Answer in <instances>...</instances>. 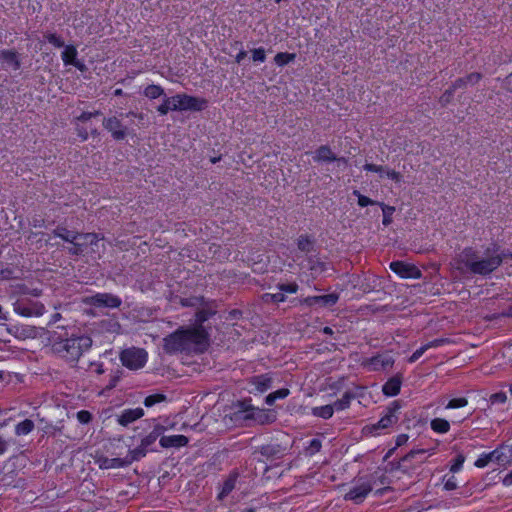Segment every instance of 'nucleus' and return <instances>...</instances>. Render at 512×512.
Returning <instances> with one entry per match:
<instances>
[{"mask_svg":"<svg viewBox=\"0 0 512 512\" xmlns=\"http://www.w3.org/2000/svg\"><path fill=\"white\" fill-rule=\"evenodd\" d=\"M238 478L239 472L237 470H233L229 473L228 477L221 485V490L217 496L218 500H224L235 489Z\"/></svg>","mask_w":512,"mask_h":512,"instance_id":"a211bd4d","label":"nucleus"},{"mask_svg":"<svg viewBox=\"0 0 512 512\" xmlns=\"http://www.w3.org/2000/svg\"><path fill=\"white\" fill-rule=\"evenodd\" d=\"M96 463L98 464L100 469H113L129 466V461H126L125 457L108 458L105 456H100L96 459Z\"/></svg>","mask_w":512,"mask_h":512,"instance_id":"5701e85b","label":"nucleus"},{"mask_svg":"<svg viewBox=\"0 0 512 512\" xmlns=\"http://www.w3.org/2000/svg\"><path fill=\"white\" fill-rule=\"evenodd\" d=\"M321 447H322L321 441L319 439H317V438H313L310 441V444H309V447H308V453L310 455H313V454L319 452Z\"/></svg>","mask_w":512,"mask_h":512,"instance_id":"4d7b16f0","label":"nucleus"},{"mask_svg":"<svg viewBox=\"0 0 512 512\" xmlns=\"http://www.w3.org/2000/svg\"><path fill=\"white\" fill-rule=\"evenodd\" d=\"M378 205L382 208L383 225L388 226L392 222V215L395 212V208L384 203H379Z\"/></svg>","mask_w":512,"mask_h":512,"instance_id":"a19ab883","label":"nucleus"},{"mask_svg":"<svg viewBox=\"0 0 512 512\" xmlns=\"http://www.w3.org/2000/svg\"><path fill=\"white\" fill-rule=\"evenodd\" d=\"M426 453L424 449H413L408 452L405 456H403L398 462V469L403 471L404 473H408L410 468H412L411 462L414 459H418V463L423 462L422 456Z\"/></svg>","mask_w":512,"mask_h":512,"instance_id":"dca6fc26","label":"nucleus"},{"mask_svg":"<svg viewBox=\"0 0 512 512\" xmlns=\"http://www.w3.org/2000/svg\"><path fill=\"white\" fill-rule=\"evenodd\" d=\"M12 306L14 312L23 317H39L46 311L43 303L27 298L16 300Z\"/></svg>","mask_w":512,"mask_h":512,"instance_id":"39448f33","label":"nucleus"},{"mask_svg":"<svg viewBox=\"0 0 512 512\" xmlns=\"http://www.w3.org/2000/svg\"><path fill=\"white\" fill-rule=\"evenodd\" d=\"M464 461H465V456L463 454H458L455 457L454 462L450 467V471L453 473L460 471L463 466Z\"/></svg>","mask_w":512,"mask_h":512,"instance_id":"603ef678","label":"nucleus"},{"mask_svg":"<svg viewBox=\"0 0 512 512\" xmlns=\"http://www.w3.org/2000/svg\"><path fill=\"white\" fill-rule=\"evenodd\" d=\"M166 431V427L161 425V424H155L153 429H152V433L157 437V438H161L164 434V432Z\"/></svg>","mask_w":512,"mask_h":512,"instance_id":"0e129e2a","label":"nucleus"},{"mask_svg":"<svg viewBox=\"0 0 512 512\" xmlns=\"http://www.w3.org/2000/svg\"><path fill=\"white\" fill-rule=\"evenodd\" d=\"M315 162H333V161H341L346 163L345 158H337L336 155L332 152L331 148L328 145H321L315 151V155L313 157Z\"/></svg>","mask_w":512,"mask_h":512,"instance_id":"6ab92c4d","label":"nucleus"},{"mask_svg":"<svg viewBox=\"0 0 512 512\" xmlns=\"http://www.w3.org/2000/svg\"><path fill=\"white\" fill-rule=\"evenodd\" d=\"M338 300L339 295L337 293H330L321 296H308L301 300V303L307 306L319 305L321 307H330L335 305Z\"/></svg>","mask_w":512,"mask_h":512,"instance_id":"4468645a","label":"nucleus"},{"mask_svg":"<svg viewBox=\"0 0 512 512\" xmlns=\"http://www.w3.org/2000/svg\"><path fill=\"white\" fill-rule=\"evenodd\" d=\"M260 452L265 457H275L280 454L281 449L279 445H264Z\"/></svg>","mask_w":512,"mask_h":512,"instance_id":"37998d69","label":"nucleus"},{"mask_svg":"<svg viewBox=\"0 0 512 512\" xmlns=\"http://www.w3.org/2000/svg\"><path fill=\"white\" fill-rule=\"evenodd\" d=\"M278 288L282 293H296L298 291L297 283L279 284Z\"/></svg>","mask_w":512,"mask_h":512,"instance_id":"6e6d98bb","label":"nucleus"},{"mask_svg":"<svg viewBox=\"0 0 512 512\" xmlns=\"http://www.w3.org/2000/svg\"><path fill=\"white\" fill-rule=\"evenodd\" d=\"M372 485L369 482H363L352 487L346 494L345 499L351 500L356 504L363 502L366 496L371 492Z\"/></svg>","mask_w":512,"mask_h":512,"instance_id":"2eb2a0df","label":"nucleus"},{"mask_svg":"<svg viewBox=\"0 0 512 512\" xmlns=\"http://www.w3.org/2000/svg\"><path fill=\"white\" fill-rule=\"evenodd\" d=\"M43 37L55 48H62L65 46L64 40L55 33H45Z\"/></svg>","mask_w":512,"mask_h":512,"instance_id":"79ce46f5","label":"nucleus"},{"mask_svg":"<svg viewBox=\"0 0 512 512\" xmlns=\"http://www.w3.org/2000/svg\"><path fill=\"white\" fill-rule=\"evenodd\" d=\"M103 126L108 130L115 140H123L127 135V129L122 122L115 116L105 118Z\"/></svg>","mask_w":512,"mask_h":512,"instance_id":"ddd939ff","label":"nucleus"},{"mask_svg":"<svg viewBox=\"0 0 512 512\" xmlns=\"http://www.w3.org/2000/svg\"><path fill=\"white\" fill-rule=\"evenodd\" d=\"M394 358L388 353L377 354L363 361L362 365L368 368L369 371L378 372L392 368L394 365Z\"/></svg>","mask_w":512,"mask_h":512,"instance_id":"1a4fd4ad","label":"nucleus"},{"mask_svg":"<svg viewBox=\"0 0 512 512\" xmlns=\"http://www.w3.org/2000/svg\"><path fill=\"white\" fill-rule=\"evenodd\" d=\"M237 409L236 414H240V418L244 420H254L259 423H263L262 418L264 417V413L262 410L255 408L251 404V399H245L243 401H238L235 404Z\"/></svg>","mask_w":512,"mask_h":512,"instance_id":"9d476101","label":"nucleus"},{"mask_svg":"<svg viewBox=\"0 0 512 512\" xmlns=\"http://www.w3.org/2000/svg\"><path fill=\"white\" fill-rule=\"evenodd\" d=\"M180 302H181V305L184 307H196V306L202 304L203 298H200V297L182 298Z\"/></svg>","mask_w":512,"mask_h":512,"instance_id":"8fccbe9b","label":"nucleus"},{"mask_svg":"<svg viewBox=\"0 0 512 512\" xmlns=\"http://www.w3.org/2000/svg\"><path fill=\"white\" fill-rule=\"evenodd\" d=\"M334 410L335 409L332 404L314 407L312 408V415L323 419H330L333 416Z\"/></svg>","mask_w":512,"mask_h":512,"instance_id":"72a5a7b5","label":"nucleus"},{"mask_svg":"<svg viewBox=\"0 0 512 512\" xmlns=\"http://www.w3.org/2000/svg\"><path fill=\"white\" fill-rule=\"evenodd\" d=\"M297 246L299 250L309 253L313 250L314 242L310 237L306 235H301L298 238Z\"/></svg>","mask_w":512,"mask_h":512,"instance_id":"e433bc0d","label":"nucleus"},{"mask_svg":"<svg viewBox=\"0 0 512 512\" xmlns=\"http://www.w3.org/2000/svg\"><path fill=\"white\" fill-rule=\"evenodd\" d=\"M76 417L81 424H88L92 420V414L87 410L77 412Z\"/></svg>","mask_w":512,"mask_h":512,"instance_id":"864d4df0","label":"nucleus"},{"mask_svg":"<svg viewBox=\"0 0 512 512\" xmlns=\"http://www.w3.org/2000/svg\"><path fill=\"white\" fill-rule=\"evenodd\" d=\"M489 401L492 405L504 404L507 401V395L505 392H497L490 396Z\"/></svg>","mask_w":512,"mask_h":512,"instance_id":"3c124183","label":"nucleus"},{"mask_svg":"<svg viewBox=\"0 0 512 512\" xmlns=\"http://www.w3.org/2000/svg\"><path fill=\"white\" fill-rule=\"evenodd\" d=\"M64 51L61 54L62 60L65 65H73L78 69L82 70L84 65L77 61V49L73 45L64 46Z\"/></svg>","mask_w":512,"mask_h":512,"instance_id":"b1692460","label":"nucleus"},{"mask_svg":"<svg viewBox=\"0 0 512 512\" xmlns=\"http://www.w3.org/2000/svg\"><path fill=\"white\" fill-rule=\"evenodd\" d=\"M503 88L508 92H512V72L504 78Z\"/></svg>","mask_w":512,"mask_h":512,"instance_id":"338daca9","label":"nucleus"},{"mask_svg":"<svg viewBox=\"0 0 512 512\" xmlns=\"http://www.w3.org/2000/svg\"><path fill=\"white\" fill-rule=\"evenodd\" d=\"M143 415H144V410L142 408L125 409L118 416L117 422L121 426L126 427L130 423L136 421L137 419H140Z\"/></svg>","mask_w":512,"mask_h":512,"instance_id":"4be33fe9","label":"nucleus"},{"mask_svg":"<svg viewBox=\"0 0 512 512\" xmlns=\"http://www.w3.org/2000/svg\"><path fill=\"white\" fill-rule=\"evenodd\" d=\"M100 239L96 233H79L78 240L71 243L73 246L68 248V253L78 256L84 252L88 245H96Z\"/></svg>","mask_w":512,"mask_h":512,"instance_id":"9b49d317","label":"nucleus"},{"mask_svg":"<svg viewBox=\"0 0 512 512\" xmlns=\"http://www.w3.org/2000/svg\"><path fill=\"white\" fill-rule=\"evenodd\" d=\"M189 439L184 435L162 436L159 444L162 448H179L188 444Z\"/></svg>","mask_w":512,"mask_h":512,"instance_id":"412c9836","label":"nucleus"},{"mask_svg":"<svg viewBox=\"0 0 512 512\" xmlns=\"http://www.w3.org/2000/svg\"><path fill=\"white\" fill-rule=\"evenodd\" d=\"M208 346L209 334L202 328L180 327L163 339V349L167 354H198Z\"/></svg>","mask_w":512,"mask_h":512,"instance_id":"f03ea898","label":"nucleus"},{"mask_svg":"<svg viewBox=\"0 0 512 512\" xmlns=\"http://www.w3.org/2000/svg\"><path fill=\"white\" fill-rule=\"evenodd\" d=\"M157 111L160 115H166L169 111H179L176 95L164 96L162 104L157 107Z\"/></svg>","mask_w":512,"mask_h":512,"instance_id":"c85d7f7f","label":"nucleus"},{"mask_svg":"<svg viewBox=\"0 0 512 512\" xmlns=\"http://www.w3.org/2000/svg\"><path fill=\"white\" fill-rule=\"evenodd\" d=\"M444 488L447 491L455 490L457 488L456 478L454 476H451L450 478H448L444 484Z\"/></svg>","mask_w":512,"mask_h":512,"instance_id":"e2e57ef3","label":"nucleus"},{"mask_svg":"<svg viewBox=\"0 0 512 512\" xmlns=\"http://www.w3.org/2000/svg\"><path fill=\"white\" fill-rule=\"evenodd\" d=\"M34 428H35L34 422L30 419H25V420L19 422L15 426V434L17 436L27 435L30 432H32Z\"/></svg>","mask_w":512,"mask_h":512,"instance_id":"473e14b6","label":"nucleus"},{"mask_svg":"<svg viewBox=\"0 0 512 512\" xmlns=\"http://www.w3.org/2000/svg\"><path fill=\"white\" fill-rule=\"evenodd\" d=\"M309 263H310L309 268L313 273H322L326 269L325 263H323V262L309 259Z\"/></svg>","mask_w":512,"mask_h":512,"instance_id":"5fc2aeb1","label":"nucleus"},{"mask_svg":"<svg viewBox=\"0 0 512 512\" xmlns=\"http://www.w3.org/2000/svg\"><path fill=\"white\" fill-rule=\"evenodd\" d=\"M401 385L402 376L401 374H396L385 382V384L382 386V392L384 395L389 397L396 396L400 393Z\"/></svg>","mask_w":512,"mask_h":512,"instance_id":"aec40b11","label":"nucleus"},{"mask_svg":"<svg viewBox=\"0 0 512 512\" xmlns=\"http://www.w3.org/2000/svg\"><path fill=\"white\" fill-rule=\"evenodd\" d=\"M482 78V74L479 73V72H473V73H470L468 75H466L465 77H461V78H458L456 79L452 85L454 88L457 89H464L466 88L468 85H475L477 84Z\"/></svg>","mask_w":512,"mask_h":512,"instance_id":"a878e982","label":"nucleus"},{"mask_svg":"<svg viewBox=\"0 0 512 512\" xmlns=\"http://www.w3.org/2000/svg\"><path fill=\"white\" fill-rule=\"evenodd\" d=\"M148 448L146 446H143L142 443L134 449L129 450L127 456L125 457L126 461H129V465H131L135 461H139L143 457L146 456L148 452Z\"/></svg>","mask_w":512,"mask_h":512,"instance_id":"7c9ffc66","label":"nucleus"},{"mask_svg":"<svg viewBox=\"0 0 512 512\" xmlns=\"http://www.w3.org/2000/svg\"><path fill=\"white\" fill-rule=\"evenodd\" d=\"M262 299L265 303H279L284 302L286 299V296L282 292L277 293H265L262 296Z\"/></svg>","mask_w":512,"mask_h":512,"instance_id":"ea45409f","label":"nucleus"},{"mask_svg":"<svg viewBox=\"0 0 512 512\" xmlns=\"http://www.w3.org/2000/svg\"><path fill=\"white\" fill-rule=\"evenodd\" d=\"M428 349L425 345L421 346L417 350L413 352V354L409 357L408 362L414 363L416 362Z\"/></svg>","mask_w":512,"mask_h":512,"instance_id":"bf43d9fd","label":"nucleus"},{"mask_svg":"<svg viewBox=\"0 0 512 512\" xmlns=\"http://www.w3.org/2000/svg\"><path fill=\"white\" fill-rule=\"evenodd\" d=\"M289 393H290V391L287 388H281V389H278V390L272 392V394L274 395V397L276 399H284L289 395Z\"/></svg>","mask_w":512,"mask_h":512,"instance_id":"69168bd1","label":"nucleus"},{"mask_svg":"<svg viewBox=\"0 0 512 512\" xmlns=\"http://www.w3.org/2000/svg\"><path fill=\"white\" fill-rule=\"evenodd\" d=\"M363 168L367 171H371V172H376L380 175V177H383L384 173H385V168L383 166H380V165H375V164H370V163H366Z\"/></svg>","mask_w":512,"mask_h":512,"instance_id":"13d9d810","label":"nucleus"},{"mask_svg":"<svg viewBox=\"0 0 512 512\" xmlns=\"http://www.w3.org/2000/svg\"><path fill=\"white\" fill-rule=\"evenodd\" d=\"M467 404H468V400L465 397L454 398V399H451L447 403L445 408L446 409L461 408V407H465Z\"/></svg>","mask_w":512,"mask_h":512,"instance_id":"49530a36","label":"nucleus"},{"mask_svg":"<svg viewBox=\"0 0 512 512\" xmlns=\"http://www.w3.org/2000/svg\"><path fill=\"white\" fill-rule=\"evenodd\" d=\"M446 342H447V340L443 339V338L442 339H435V340L430 341L427 344H425V346H426L427 349H430V348L439 347V346L443 345Z\"/></svg>","mask_w":512,"mask_h":512,"instance_id":"774afa93","label":"nucleus"},{"mask_svg":"<svg viewBox=\"0 0 512 512\" xmlns=\"http://www.w3.org/2000/svg\"><path fill=\"white\" fill-rule=\"evenodd\" d=\"M148 354L142 348L131 347L120 353V360L123 366L130 370H138L145 366Z\"/></svg>","mask_w":512,"mask_h":512,"instance_id":"20e7f679","label":"nucleus"},{"mask_svg":"<svg viewBox=\"0 0 512 512\" xmlns=\"http://www.w3.org/2000/svg\"><path fill=\"white\" fill-rule=\"evenodd\" d=\"M355 398V394L350 391H346L342 398L336 400L332 405L335 410L342 411L350 406L351 400Z\"/></svg>","mask_w":512,"mask_h":512,"instance_id":"2f4dec72","label":"nucleus"},{"mask_svg":"<svg viewBox=\"0 0 512 512\" xmlns=\"http://www.w3.org/2000/svg\"><path fill=\"white\" fill-rule=\"evenodd\" d=\"M50 341L52 354L72 366L93 344L92 338L86 334H72L69 337H63L61 334L54 333Z\"/></svg>","mask_w":512,"mask_h":512,"instance_id":"7ed1b4c3","label":"nucleus"},{"mask_svg":"<svg viewBox=\"0 0 512 512\" xmlns=\"http://www.w3.org/2000/svg\"><path fill=\"white\" fill-rule=\"evenodd\" d=\"M0 60L5 64L2 66L4 69L11 68L16 71L21 67L19 54L15 50H0Z\"/></svg>","mask_w":512,"mask_h":512,"instance_id":"f3484780","label":"nucleus"},{"mask_svg":"<svg viewBox=\"0 0 512 512\" xmlns=\"http://www.w3.org/2000/svg\"><path fill=\"white\" fill-rule=\"evenodd\" d=\"M401 405L399 401H394L388 406L385 410V414L381 417V419L370 426H366L365 429L369 430V432H377L378 430L387 429L396 424L399 420L397 415L400 410Z\"/></svg>","mask_w":512,"mask_h":512,"instance_id":"0eeeda50","label":"nucleus"},{"mask_svg":"<svg viewBox=\"0 0 512 512\" xmlns=\"http://www.w3.org/2000/svg\"><path fill=\"white\" fill-rule=\"evenodd\" d=\"M353 194L358 198V205L360 207H366L368 205L379 204L378 202L368 198L367 196L362 195L358 190H354Z\"/></svg>","mask_w":512,"mask_h":512,"instance_id":"de8ad7c7","label":"nucleus"},{"mask_svg":"<svg viewBox=\"0 0 512 512\" xmlns=\"http://www.w3.org/2000/svg\"><path fill=\"white\" fill-rule=\"evenodd\" d=\"M390 269L402 278L418 279L421 277V271L415 265L402 261L391 262Z\"/></svg>","mask_w":512,"mask_h":512,"instance_id":"f8f14e48","label":"nucleus"},{"mask_svg":"<svg viewBox=\"0 0 512 512\" xmlns=\"http://www.w3.org/2000/svg\"><path fill=\"white\" fill-rule=\"evenodd\" d=\"M249 382L255 387L256 391L264 392L271 387L272 379L268 374H262L252 377Z\"/></svg>","mask_w":512,"mask_h":512,"instance_id":"bb28decb","label":"nucleus"},{"mask_svg":"<svg viewBox=\"0 0 512 512\" xmlns=\"http://www.w3.org/2000/svg\"><path fill=\"white\" fill-rule=\"evenodd\" d=\"M215 313L216 311L209 307H202L198 309L195 314V326L193 328H202L203 330H206V328L203 326V323L206 322Z\"/></svg>","mask_w":512,"mask_h":512,"instance_id":"cd10ccee","label":"nucleus"},{"mask_svg":"<svg viewBox=\"0 0 512 512\" xmlns=\"http://www.w3.org/2000/svg\"><path fill=\"white\" fill-rule=\"evenodd\" d=\"M53 235L63 239L66 242L74 243L75 240H78L79 232L70 231L63 226H57L53 230Z\"/></svg>","mask_w":512,"mask_h":512,"instance_id":"c756f323","label":"nucleus"},{"mask_svg":"<svg viewBox=\"0 0 512 512\" xmlns=\"http://www.w3.org/2000/svg\"><path fill=\"white\" fill-rule=\"evenodd\" d=\"M252 60L256 63H263L266 60V52L263 47L252 50Z\"/></svg>","mask_w":512,"mask_h":512,"instance_id":"09e8293b","label":"nucleus"},{"mask_svg":"<svg viewBox=\"0 0 512 512\" xmlns=\"http://www.w3.org/2000/svg\"><path fill=\"white\" fill-rule=\"evenodd\" d=\"M156 440L157 437L152 432H150L141 440V443L143 444V446H146L149 449L155 443Z\"/></svg>","mask_w":512,"mask_h":512,"instance_id":"052dcab7","label":"nucleus"},{"mask_svg":"<svg viewBox=\"0 0 512 512\" xmlns=\"http://www.w3.org/2000/svg\"><path fill=\"white\" fill-rule=\"evenodd\" d=\"M100 114H101L100 111L82 112L81 115L77 117V120L81 121V122H86V121L90 120L92 117L98 116Z\"/></svg>","mask_w":512,"mask_h":512,"instance_id":"680f3d73","label":"nucleus"},{"mask_svg":"<svg viewBox=\"0 0 512 512\" xmlns=\"http://www.w3.org/2000/svg\"><path fill=\"white\" fill-rule=\"evenodd\" d=\"M179 111H202L207 107L208 101L204 98L191 96L185 93L176 94Z\"/></svg>","mask_w":512,"mask_h":512,"instance_id":"6e6552de","label":"nucleus"},{"mask_svg":"<svg viewBox=\"0 0 512 512\" xmlns=\"http://www.w3.org/2000/svg\"><path fill=\"white\" fill-rule=\"evenodd\" d=\"M295 58V53L279 52L275 55L274 61L278 66H284L290 62H293Z\"/></svg>","mask_w":512,"mask_h":512,"instance_id":"4c0bfd02","label":"nucleus"},{"mask_svg":"<svg viewBox=\"0 0 512 512\" xmlns=\"http://www.w3.org/2000/svg\"><path fill=\"white\" fill-rule=\"evenodd\" d=\"M166 400V396L164 394H152V395H149L147 396L145 399H144V405L146 407H152L154 406L155 404L157 403H160V402H163Z\"/></svg>","mask_w":512,"mask_h":512,"instance_id":"c03bdc74","label":"nucleus"},{"mask_svg":"<svg viewBox=\"0 0 512 512\" xmlns=\"http://www.w3.org/2000/svg\"><path fill=\"white\" fill-rule=\"evenodd\" d=\"M494 455L496 456V451L493 450L489 453L482 454L476 461L475 466L478 468H483L487 466L490 462H495Z\"/></svg>","mask_w":512,"mask_h":512,"instance_id":"58836bf2","label":"nucleus"},{"mask_svg":"<svg viewBox=\"0 0 512 512\" xmlns=\"http://www.w3.org/2000/svg\"><path fill=\"white\" fill-rule=\"evenodd\" d=\"M143 94L145 97L149 99H157L161 96H166L164 89L160 85L155 84L148 85L144 89Z\"/></svg>","mask_w":512,"mask_h":512,"instance_id":"f704fd0d","label":"nucleus"},{"mask_svg":"<svg viewBox=\"0 0 512 512\" xmlns=\"http://www.w3.org/2000/svg\"><path fill=\"white\" fill-rule=\"evenodd\" d=\"M83 304L97 308H119L122 304L120 297L111 293H96L82 299Z\"/></svg>","mask_w":512,"mask_h":512,"instance_id":"423d86ee","label":"nucleus"},{"mask_svg":"<svg viewBox=\"0 0 512 512\" xmlns=\"http://www.w3.org/2000/svg\"><path fill=\"white\" fill-rule=\"evenodd\" d=\"M496 456L494 455L495 462L500 466L512 465V446H502L495 449Z\"/></svg>","mask_w":512,"mask_h":512,"instance_id":"393cba45","label":"nucleus"},{"mask_svg":"<svg viewBox=\"0 0 512 512\" xmlns=\"http://www.w3.org/2000/svg\"><path fill=\"white\" fill-rule=\"evenodd\" d=\"M431 429L437 433H447L450 430V424L446 419L435 418L430 423Z\"/></svg>","mask_w":512,"mask_h":512,"instance_id":"c9c22d12","label":"nucleus"},{"mask_svg":"<svg viewBox=\"0 0 512 512\" xmlns=\"http://www.w3.org/2000/svg\"><path fill=\"white\" fill-rule=\"evenodd\" d=\"M456 91V88L453 87L451 84L450 88L445 90V92L441 95L439 102L442 106H446L449 104L454 96V92Z\"/></svg>","mask_w":512,"mask_h":512,"instance_id":"a18cd8bd","label":"nucleus"},{"mask_svg":"<svg viewBox=\"0 0 512 512\" xmlns=\"http://www.w3.org/2000/svg\"><path fill=\"white\" fill-rule=\"evenodd\" d=\"M508 260H512V252L497 243H490L482 252L467 247L458 258L459 263L470 273L481 276L491 274Z\"/></svg>","mask_w":512,"mask_h":512,"instance_id":"f257e3e1","label":"nucleus"}]
</instances>
